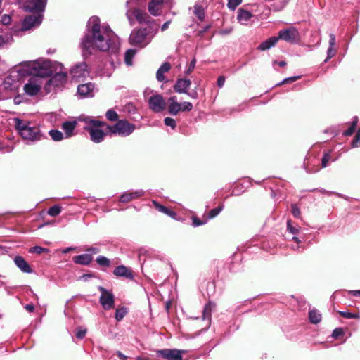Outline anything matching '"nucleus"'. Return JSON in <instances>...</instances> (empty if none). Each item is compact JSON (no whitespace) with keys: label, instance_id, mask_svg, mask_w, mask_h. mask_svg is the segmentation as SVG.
I'll return each mask as SVG.
<instances>
[{"label":"nucleus","instance_id":"nucleus-41","mask_svg":"<svg viewBox=\"0 0 360 360\" xmlns=\"http://www.w3.org/2000/svg\"><path fill=\"white\" fill-rule=\"evenodd\" d=\"M193 109V104L191 102H183L181 103V111L185 112H189Z\"/></svg>","mask_w":360,"mask_h":360},{"label":"nucleus","instance_id":"nucleus-33","mask_svg":"<svg viewBox=\"0 0 360 360\" xmlns=\"http://www.w3.org/2000/svg\"><path fill=\"white\" fill-rule=\"evenodd\" d=\"M194 13L198 17V18L200 20H202L205 18L204 9L202 6H200L199 5H195L194 6Z\"/></svg>","mask_w":360,"mask_h":360},{"label":"nucleus","instance_id":"nucleus-56","mask_svg":"<svg viewBox=\"0 0 360 360\" xmlns=\"http://www.w3.org/2000/svg\"><path fill=\"white\" fill-rule=\"evenodd\" d=\"M352 148H358L360 146V137L358 136H355L354 139L352 141Z\"/></svg>","mask_w":360,"mask_h":360},{"label":"nucleus","instance_id":"nucleus-23","mask_svg":"<svg viewBox=\"0 0 360 360\" xmlns=\"http://www.w3.org/2000/svg\"><path fill=\"white\" fill-rule=\"evenodd\" d=\"M76 125L77 122L75 121H68L63 124L62 129L65 131V138H69L74 135Z\"/></svg>","mask_w":360,"mask_h":360},{"label":"nucleus","instance_id":"nucleus-57","mask_svg":"<svg viewBox=\"0 0 360 360\" xmlns=\"http://www.w3.org/2000/svg\"><path fill=\"white\" fill-rule=\"evenodd\" d=\"M86 250L88 252H89V254H90L91 256H92V255L97 254L100 252L99 248H98L96 247H91V248L86 249Z\"/></svg>","mask_w":360,"mask_h":360},{"label":"nucleus","instance_id":"nucleus-45","mask_svg":"<svg viewBox=\"0 0 360 360\" xmlns=\"http://www.w3.org/2000/svg\"><path fill=\"white\" fill-rule=\"evenodd\" d=\"M29 252L31 253L40 254V253H42L44 252H48V250L46 248H44L42 247H40V246H34V247L31 248L30 249Z\"/></svg>","mask_w":360,"mask_h":360},{"label":"nucleus","instance_id":"nucleus-10","mask_svg":"<svg viewBox=\"0 0 360 360\" xmlns=\"http://www.w3.org/2000/svg\"><path fill=\"white\" fill-rule=\"evenodd\" d=\"M70 74L75 80L79 82L89 77L90 71L85 62H80L72 66Z\"/></svg>","mask_w":360,"mask_h":360},{"label":"nucleus","instance_id":"nucleus-35","mask_svg":"<svg viewBox=\"0 0 360 360\" xmlns=\"http://www.w3.org/2000/svg\"><path fill=\"white\" fill-rule=\"evenodd\" d=\"M127 314V309L124 307L118 309L115 312V319L117 321H121Z\"/></svg>","mask_w":360,"mask_h":360},{"label":"nucleus","instance_id":"nucleus-16","mask_svg":"<svg viewBox=\"0 0 360 360\" xmlns=\"http://www.w3.org/2000/svg\"><path fill=\"white\" fill-rule=\"evenodd\" d=\"M184 353H185V351L176 349H165L158 352V354L167 360H181Z\"/></svg>","mask_w":360,"mask_h":360},{"label":"nucleus","instance_id":"nucleus-59","mask_svg":"<svg viewBox=\"0 0 360 360\" xmlns=\"http://www.w3.org/2000/svg\"><path fill=\"white\" fill-rule=\"evenodd\" d=\"M225 82V78L223 76L219 77L217 79V85L219 87H222Z\"/></svg>","mask_w":360,"mask_h":360},{"label":"nucleus","instance_id":"nucleus-36","mask_svg":"<svg viewBox=\"0 0 360 360\" xmlns=\"http://www.w3.org/2000/svg\"><path fill=\"white\" fill-rule=\"evenodd\" d=\"M105 115H106L107 119L108 120H110V121H112L113 122V121L117 120V119H118L117 113L115 110H113L112 109L108 110L106 112Z\"/></svg>","mask_w":360,"mask_h":360},{"label":"nucleus","instance_id":"nucleus-30","mask_svg":"<svg viewBox=\"0 0 360 360\" xmlns=\"http://www.w3.org/2000/svg\"><path fill=\"white\" fill-rule=\"evenodd\" d=\"M136 50L132 49H128L126 51L125 55H124V61L127 65H132V60L136 54Z\"/></svg>","mask_w":360,"mask_h":360},{"label":"nucleus","instance_id":"nucleus-1","mask_svg":"<svg viewBox=\"0 0 360 360\" xmlns=\"http://www.w3.org/2000/svg\"><path fill=\"white\" fill-rule=\"evenodd\" d=\"M87 27V32L81 42L84 56L92 53L94 50H111L112 52L118 50V37L108 25H101L98 17H91Z\"/></svg>","mask_w":360,"mask_h":360},{"label":"nucleus","instance_id":"nucleus-14","mask_svg":"<svg viewBox=\"0 0 360 360\" xmlns=\"http://www.w3.org/2000/svg\"><path fill=\"white\" fill-rule=\"evenodd\" d=\"M172 0H150L148 6L149 13L153 16H159L164 4H170Z\"/></svg>","mask_w":360,"mask_h":360},{"label":"nucleus","instance_id":"nucleus-17","mask_svg":"<svg viewBox=\"0 0 360 360\" xmlns=\"http://www.w3.org/2000/svg\"><path fill=\"white\" fill-rule=\"evenodd\" d=\"M94 84L89 82L80 84L77 87V93L82 98L91 97L94 96Z\"/></svg>","mask_w":360,"mask_h":360},{"label":"nucleus","instance_id":"nucleus-12","mask_svg":"<svg viewBox=\"0 0 360 360\" xmlns=\"http://www.w3.org/2000/svg\"><path fill=\"white\" fill-rule=\"evenodd\" d=\"M277 38L278 40L281 39L290 44H295L299 40L300 33L295 27H290L280 30Z\"/></svg>","mask_w":360,"mask_h":360},{"label":"nucleus","instance_id":"nucleus-11","mask_svg":"<svg viewBox=\"0 0 360 360\" xmlns=\"http://www.w3.org/2000/svg\"><path fill=\"white\" fill-rule=\"evenodd\" d=\"M101 292L99 302L105 310H110L115 307V296L112 291L104 288L102 286L98 288Z\"/></svg>","mask_w":360,"mask_h":360},{"label":"nucleus","instance_id":"nucleus-44","mask_svg":"<svg viewBox=\"0 0 360 360\" xmlns=\"http://www.w3.org/2000/svg\"><path fill=\"white\" fill-rule=\"evenodd\" d=\"M221 210H222V207H216L214 209L211 210L208 214V219H212V218L215 217L220 213V212Z\"/></svg>","mask_w":360,"mask_h":360},{"label":"nucleus","instance_id":"nucleus-7","mask_svg":"<svg viewBox=\"0 0 360 360\" xmlns=\"http://www.w3.org/2000/svg\"><path fill=\"white\" fill-rule=\"evenodd\" d=\"M108 133L126 137L129 136L135 129V125L125 120H120L113 125L107 126Z\"/></svg>","mask_w":360,"mask_h":360},{"label":"nucleus","instance_id":"nucleus-43","mask_svg":"<svg viewBox=\"0 0 360 360\" xmlns=\"http://www.w3.org/2000/svg\"><path fill=\"white\" fill-rule=\"evenodd\" d=\"M153 203L155 206V207L160 212H162L165 214H168V211H169V209L167 208L166 207L163 206V205H161L160 204H159L158 202L153 200Z\"/></svg>","mask_w":360,"mask_h":360},{"label":"nucleus","instance_id":"nucleus-61","mask_svg":"<svg viewBox=\"0 0 360 360\" xmlns=\"http://www.w3.org/2000/svg\"><path fill=\"white\" fill-rule=\"evenodd\" d=\"M25 309H26L28 311H30V312H32V311H34V305H33V304H27V305L25 306Z\"/></svg>","mask_w":360,"mask_h":360},{"label":"nucleus","instance_id":"nucleus-48","mask_svg":"<svg viewBox=\"0 0 360 360\" xmlns=\"http://www.w3.org/2000/svg\"><path fill=\"white\" fill-rule=\"evenodd\" d=\"M287 229L292 234H297L299 233V229L292 226L290 220H288L287 222Z\"/></svg>","mask_w":360,"mask_h":360},{"label":"nucleus","instance_id":"nucleus-15","mask_svg":"<svg viewBox=\"0 0 360 360\" xmlns=\"http://www.w3.org/2000/svg\"><path fill=\"white\" fill-rule=\"evenodd\" d=\"M41 15H28L26 18H25L22 22V28L23 30H31L33 27L39 26L41 23Z\"/></svg>","mask_w":360,"mask_h":360},{"label":"nucleus","instance_id":"nucleus-6","mask_svg":"<svg viewBox=\"0 0 360 360\" xmlns=\"http://www.w3.org/2000/svg\"><path fill=\"white\" fill-rule=\"evenodd\" d=\"M130 1L126 2V17L131 26H133L136 20L139 24L150 25L154 20L143 10L139 8H129Z\"/></svg>","mask_w":360,"mask_h":360},{"label":"nucleus","instance_id":"nucleus-51","mask_svg":"<svg viewBox=\"0 0 360 360\" xmlns=\"http://www.w3.org/2000/svg\"><path fill=\"white\" fill-rule=\"evenodd\" d=\"M86 333V329L79 328L77 330L76 336L79 339H82Z\"/></svg>","mask_w":360,"mask_h":360},{"label":"nucleus","instance_id":"nucleus-18","mask_svg":"<svg viewBox=\"0 0 360 360\" xmlns=\"http://www.w3.org/2000/svg\"><path fill=\"white\" fill-rule=\"evenodd\" d=\"M145 192L143 190H137L135 191H127L121 195L120 201L124 203L129 202L133 200L141 198L144 195Z\"/></svg>","mask_w":360,"mask_h":360},{"label":"nucleus","instance_id":"nucleus-42","mask_svg":"<svg viewBox=\"0 0 360 360\" xmlns=\"http://www.w3.org/2000/svg\"><path fill=\"white\" fill-rule=\"evenodd\" d=\"M212 310V304L209 303L207 304L204 309L203 311V319H205L207 318L208 319H210V314Z\"/></svg>","mask_w":360,"mask_h":360},{"label":"nucleus","instance_id":"nucleus-3","mask_svg":"<svg viewBox=\"0 0 360 360\" xmlns=\"http://www.w3.org/2000/svg\"><path fill=\"white\" fill-rule=\"evenodd\" d=\"M79 120L84 123V129L89 132L94 143H98L103 141L108 132L104 131L103 128L107 129L108 124L93 117H84Z\"/></svg>","mask_w":360,"mask_h":360},{"label":"nucleus","instance_id":"nucleus-25","mask_svg":"<svg viewBox=\"0 0 360 360\" xmlns=\"http://www.w3.org/2000/svg\"><path fill=\"white\" fill-rule=\"evenodd\" d=\"M93 259L90 254H82L75 256L72 260L75 263L82 265H88Z\"/></svg>","mask_w":360,"mask_h":360},{"label":"nucleus","instance_id":"nucleus-38","mask_svg":"<svg viewBox=\"0 0 360 360\" xmlns=\"http://www.w3.org/2000/svg\"><path fill=\"white\" fill-rule=\"evenodd\" d=\"M12 37L9 35H0V49L11 43Z\"/></svg>","mask_w":360,"mask_h":360},{"label":"nucleus","instance_id":"nucleus-64","mask_svg":"<svg viewBox=\"0 0 360 360\" xmlns=\"http://www.w3.org/2000/svg\"><path fill=\"white\" fill-rule=\"evenodd\" d=\"M350 293L354 296H360V290H352Z\"/></svg>","mask_w":360,"mask_h":360},{"label":"nucleus","instance_id":"nucleus-26","mask_svg":"<svg viewBox=\"0 0 360 360\" xmlns=\"http://www.w3.org/2000/svg\"><path fill=\"white\" fill-rule=\"evenodd\" d=\"M113 273L117 276H122L127 278H133V275L130 270L123 265H120L116 267Z\"/></svg>","mask_w":360,"mask_h":360},{"label":"nucleus","instance_id":"nucleus-9","mask_svg":"<svg viewBox=\"0 0 360 360\" xmlns=\"http://www.w3.org/2000/svg\"><path fill=\"white\" fill-rule=\"evenodd\" d=\"M150 41V39L148 37L146 29H134L129 37V42L131 45L143 48Z\"/></svg>","mask_w":360,"mask_h":360},{"label":"nucleus","instance_id":"nucleus-60","mask_svg":"<svg viewBox=\"0 0 360 360\" xmlns=\"http://www.w3.org/2000/svg\"><path fill=\"white\" fill-rule=\"evenodd\" d=\"M170 23H171V21H170V20H168V21L165 22L162 25V27H161V31H162V32H164V31H165L166 30H167V29H168V27H169V25H170Z\"/></svg>","mask_w":360,"mask_h":360},{"label":"nucleus","instance_id":"nucleus-27","mask_svg":"<svg viewBox=\"0 0 360 360\" xmlns=\"http://www.w3.org/2000/svg\"><path fill=\"white\" fill-rule=\"evenodd\" d=\"M278 41L277 37H272L265 40L258 46V49L260 51H265L274 46Z\"/></svg>","mask_w":360,"mask_h":360},{"label":"nucleus","instance_id":"nucleus-46","mask_svg":"<svg viewBox=\"0 0 360 360\" xmlns=\"http://www.w3.org/2000/svg\"><path fill=\"white\" fill-rule=\"evenodd\" d=\"M193 226H199L203 224H205L207 222V219L202 221L198 219L195 217H192Z\"/></svg>","mask_w":360,"mask_h":360},{"label":"nucleus","instance_id":"nucleus-50","mask_svg":"<svg viewBox=\"0 0 360 360\" xmlns=\"http://www.w3.org/2000/svg\"><path fill=\"white\" fill-rule=\"evenodd\" d=\"M195 64H196V60L195 58H193L191 63H190V65H189V67L188 68V69L186 70L185 73L186 75H190L193 70H194L195 67Z\"/></svg>","mask_w":360,"mask_h":360},{"label":"nucleus","instance_id":"nucleus-49","mask_svg":"<svg viewBox=\"0 0 360 360\" xmlns=\"http://www.w3.org/2000/svg\"><path fill=\"white\" fill-rule=\"evenodd\" d=\"M330 160V155L329 153H326L324 154L322 160H321V166L323 168L326 167L328 165V161Z\"/></svg>","mask_w":360,"mask_h":360},{"label":"nucleus","instance_id":"nucleus-32","mask_svg":"<svg viewBox=\"0 0 360 360\" xmlns=\"http://www.w3.org/2000/svg\"><path fill=\"white\" fill-rule=\"evenodd\" d=\"M49 135L56 141H61L64 138L63 133L58 130H50Z\"/></svg>","mask_w":360,"mask_h":360},{"label":"nucleus","instance_id":"nucleus-21","mask_svg":"<svg viewBox=\"0 0 360 360\" xmlns=\"http://www.w3.org/2000/svg\"><path fill=\"white\" fill-rule=\"evenodd\" d=\"M15 265L24 273L30 274L32 270L28 263L21 256H16L14 259Z\"/></svg>","mask_w":360,"mask_h":360},{"label":"nucleus","instance_id":"nucleus-24","mask_svg":"<svg viewBox=\"0 0 360 360\" xmlns=\"http://www.w3.org/2000/svg\"><path fill=\"white\" fill-rule=\"evenodd\" d=\"M329 47L327 50V58L325 60V62H327L336 54V50L334 49V46L335 45V36L334 34L330 33L329 34Z\"/></svg>","mask_w":360,"mask_h":360},{"label":"nucleus","instance_id":"nucleus-52","mask_svg":"<svg viewBox=\"0 0 360 360\" xmlns=\"http://www.w3.org/2000/svg\"><path fill=\"white\" fill-rule=\"evenodd\" d=\"M299 78H300L299 76H294V77H288V78L284 79L278 85L285 84H287V83H289V82H293L297 80Z\"/></svg>","mask_w":360,"mask_h":360},{"label":"nucleus","instance_id":"nucleus-55","mask_svg":"<svg viewBox=\"0 0 360 360\" xmlns=\"http://www.w3.org/2000/svg\"><path fill=\"white\" fill-rule=\"evenodd\" d=\"M292 213L295 217H300V208L295 204L292 205Z\"/></svg>","mask_w":360,"mask_h":360},{"label":"nucleus","instance_id":"nucleus-39","mask_svg":"<svg viewBox=\"0 0 360 360\" xmlns=\"http://www.w3.org/2000/svg\"><path fill=\"white\" fill-rule=\"evenodd\" d=\"M338 313L342 316H343L344 318H346V319H360V315L359 314H354V313H350V312H347V311H338Z\"/></svg>","mask_w":360,"mask_h":360},{"label":"nucleus","instance_id":"nucleus-53","mask_svg":"<svg viewBox=\"0 0 360 360\" xmlns=\"http://www.w3.org/2000/svg\"><path fill=\"white\" fill-rule=\"evenodd\" d=\"M11 22V18L8 15H4L1 18V24L4 25H9Z\"/></svg>","mask_w":360,"mask_h":360},{"label":"nucleus","instance_id":"nucleus-4","mask_svg":"<svg viewBox=\"0 0 360 360\" xmlns=\"http://www.w3.org/2000/svg\"><path fill=\"white\" fill-rule=\"evenodd\" d=\"M53 73L50 75V79L45 77L44 91L46 94L50 93L56 87L62 86L67 81V73L62 71L63 65L61 63L51 62Z\"/></svg>","mask_w":360,"mask_h":360},{"label":"nucleus","instance_id":"nucleus-5","mask_svg":"<svg viewBox=\"0 0 360 360\" xmlns=\"http://www.w3.org/2000/svg\"><path fill=\"white\" fill-rule=\"evenodd\" d=\"M14 121L15 128L23 139L32 142L41 140L42 134L37 127L32 126L30 122L18 118H15Z\"/></svg>","mask_w":360,"mask_h":360},{"label":"nucleus","instance_id":"nucleus-31","mask_svg":"<svg viewBox=\"0 0 360 360\" xmlns=\"http://www.w3.org/2000/svg\"><path fill=\"white\" fill-rule=\"evenodd\" d=\"M358 122H359L358 117H354L350 127L346 131H345L343 134L345 136H350V135H352L354 132V131H355V129L356 128Z\"/></svg>","mask_w":360,"mask_h":360},{"label":"nucleus","instance_id":"nucleus-20","mask_svg":"<svg viewBox=\"0 0 360 360\" xmlns=\"http://www.w3.org/2000/svg\"><path fill=\"white\" fill-rule=\"evenodd\" d=\"M181 111V103L176 96H171L168 99V112L170 115H176Z\"/></svg>","mask_w":360,"mask_h":360},{"label":"nucleus","instance_id":"nucleus-40","mask_svg":"<svg viewBox=\"0 0 360 360\" xmlns=\"http://www.w3.org/2000/svg\"><path fill=\"white\" fill-rule=\"evenodd\" d=\"M242 2V0H228L227 6L229 9L234 11Z\"/></svg>","mask_w":360,"mask_h":360},{"label":"nucleus","instance_id":"nucleus-63","mask_svg":"<svg viewBox=\"0 0 360 360\" xmlns=\"http://www.w3.org/2000/svg\"><path fill=\"white\" fill-rule=\"evenodd\" d=\"M273 63H274V65L278 64L281 67H284L286 65V63L283 60L280 61V62H277L276 60H275V61H274Z\"/></svg>","mask_w":360,"mask_h":360},{"label":"nucleus","instance_id":"nucleus-13","mask_svg":"<svg viewBox=\"0 0 360 360\" xmlns=\"http://www.w3.org/2000/svg\"><path fill=\"white\" fill-rule=\"evenodd\" d=\"M46 3L47 0H26L22 7L26 11L41 13L44 11Z\"/></svg>","mask_w":360,"mask_h":360},{"label":"nucleus","instance_id":"nucleus-19","mask_svg":"<svg viewBox=\"0 0 360 360\" xmlns=\"http://www.w3.org/2000/svg\"><path fill=\"white\" fill-rule=\"evenodd\" d=\"M191 82L188 79H179L174 86V89L176 92L179 94H186L188 91Z\"/></svg>","mask_w":360,"mask_h":360},{"label":"nucleus","instance_id":"nucleus-37","mask_svg":"<svg viewBox=\"0 0 360 360\" xmlns=\"http://www.w3.org/2000/svg\"><path fill=\"white\" fill-rule=\"evenodd\" d=\"M97 263L103 266H108L110 264V260L104 256H98L96 259Z\"/></svg>","mask_w":360,"mask_h":360},{"label":"nucleus","instance_id":"nucleus-28","mask_svg":"<svg viewBox=\"0 0 360 360\" xmlns=\"http://www.w3.org/2000/svg\"><path fill=\"white\" fill-rule=\"evenodd\" d=\"M170 68V64L167 62L164 63L160 67L156 73V78L159 82H163L165 80L164 73L168 72Z\"/></svg>","mask_w":360,"mask_h":360},{"label":"nucleus","instance_id":"nucleus-29","mask_svg":"<svg viewBox=\"0 0 360 360\" xmlns=\"http://www.w3.org/2000/svg\"><path fill=\"white\" fill-rule=\"evenodd\" d=\"M309 318L312 323H318L321 320V314L316 309L310 310L309 312Z\"/></svg>","mask_w":360,"mask_h":360},{"label":"nucleus","instance_id":"nucleus-8","mask_svg":"<svg viewBox=\"0 0 360 360\" xmlns=\"http://www.w3.org/2000/svg\"><path fill=\"white\" fill-rule=\"evenodd\" d=\"M145 98L148 101L149 108L155 112H160L165 109L166 102L162 95L154 92L145 91Z\"/></svg>","mask_w":360,"mask_h":360},{"label":"nucleus","instance_id":"nucleus-58","mask_svg":"<svg viewBox=\"0 0 360 360\" xmlns=\"http://www.w3.org/2000/svg\"><path fill=\"white\" fill-rule=\"evenodd\" d=\"M190 98H193V99H197L198 98V94L197 92V91L194 90L191 92H188L186 93Z\"/></svg>","mask_w":360,"mask_h":360},{"label":"nucleus","instance_id":"nucleus-62","mask_svg":"<svg viewBox=\"0 0 360 360\" xmlns=\"http://www.w3.org/2000/svg\"><path fill=\"white\" fill-rule=\"evenodd\" d=\"M117 355L120 360H125L127 359V356L120 352H117Z\"/></svg>","mask_w":360,"mask_h":360},{"label":"nucleus","instance_id":"nucleus-54","mask_svg":"<svg viewBox=\"0 0 360 360\" xmlns=\"http://www.w3.org/2000/svg\"><path fill=\"white\" fill-rule=\"evenodd\" d=\"M343 335V330L340 328H335L333 331V337L335 338H338Z\"/></svg>","mask_w":360,"mask_h":360},{"label":"nucleus","instance_id":"nucleus-34","mask_svg":"<svg viewBox=\"0 0 360 360\" xmlns=\"http://www.w3.org/2000/svg\"><path fill=\"white\" fill-rule=\"evenodd\" d=\"M62 210V207L58 205H54L50 207L48 210V214L52 217L58 216Z\"/></svg>","mask_w":360,"mask_h":360},{"label":"nucleus","instance_id":"nucleus-47","mask_svg":"<svg viewBox=\"0 0 360 360\" xmlns=\"http://www.w3.org/2000/svg\"><path fill=\"white\" fill-rule=\"evenodd\" d=\"M165 124L171 127L173 129L176 127V121L171 117H166L164 120Z\"/></svg>","mask_w":360,"mask_h":360},{"label":"nucleus","instance_id":"nucleus-2","mask_svg":"<svg viewBox=\"0 0 360 360\" xmlns=\"http://www.w3.org/2000/svg\"><path fill=\"white\" fill-rule=\"evenodd\" d=\"M16 72L19 78L32 75L25 84V93L34 96L44 86L45 77L53 73L51 60L39 58L35 60L24 61L14 68L12 73Z\"/></svg>","mask_w":360,"mask_h":360},{"label":"nucleus","instance_id":"nucleus-22","mask_svg":"<svg viewBox=\"0 0 360 360\" xmlns=\"http://www.w3.org/2000/svg\"><path fill=\"white\" fill-rule=\"evenodd\" d=\"M252 17V14L243 8L238 11L237 20L241 25H247Z\"/></svg>","mask_w":360,"mask_h":360}]
</instances>
